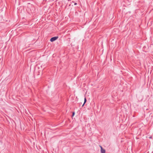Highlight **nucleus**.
<instances>
[{"label":"nucleus","instance_id":"obj_1","mask_svg":"<svg viewBox=\"0 0 153 153\" xmlns=\"http://www.w3.org/2000/svg\"><path fill=\"white\" fill-rule=\"evenodd\" d=\"M58 38V36H55L51 38L50 40L51 42H53L57 39Z\"/></svg>","mask_w":153,"mask_h":153},{"label":"nucleus","instance_id":"obj_2","mask_svg":"<svg viewBox=\"0 0 153 153\" xmlns=\"http://www.w3.org/2000/svg\"><path fill=\"white\" fill-rule=\"evenodd\" d=\"M101 148V153H105V150L103 149L102 147L100 146Z\"/></svg>","mask_w":153,"mask_h":153},{"label":"nucleus","instance_id":"obj_3","mask_svg":"<svg viewBox=\"0 0 153 153\" xmlns=\"http://www.w3.org/2000/svg\"><path fill=\"white\" fill-rule=\"evenodd\" d=\"M86 98L85 97V98L84 99V103H83V105H82V106H84V105L85 103L86 102Z\"/></svg>","mask_w":153,"mask_h":153},{"label":"nucleus","instance_id":"obj_4","mask_svg":"<svg viewBox=\"0 0 153 153\" xmlns=\"http://www.w3.org/2000/svg\"><path fill=\"white\" fill-rule=\"evenodd\" d=\"M76 4H77V3H74V5H76Z\"/></svg>","mask_w":153,"mask_h":153},{"label":"nucleus","instance_id":"obj_5","mask_svg":"<svg viewBox=\"0 0 153 153\" xmlns=\"http://www.w3.org/2000/svg\"><path fill=\"white\" fill-rule=\"evenodd\" d=\"M74 114V112H73V116Z\"/></svg>","mask_w":153,"mask_h":153}]
</instances>
